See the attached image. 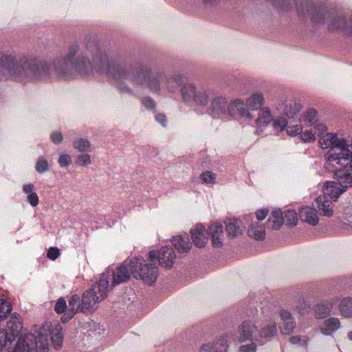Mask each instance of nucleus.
I'll return each instance as SVG.
<instances>
[{
    "label": "nucleus",
    "instance_id": "7ed1b4c3",
    "mask_svg": "<svg viewBox=\"0 0 352 352\" xmlns=\"http://www.w3.org/2000/svg\"><path fill=\"white\" fill-rule=\"evenodd\" d=\"M298 14L302 17L311 18L316 25L327 24L329 30L344 28L346 19L345 16L333 8H329L319 1L305 0L296 4Z\"/></svg>",
    "mask_w": 352,
    "mask_h": 352
},
{
    "label": "nucleus",
    "instance_id": "4d7b16f0",
    "mask_svg": "<svg viewBox=\"0 0 352 352\" xmlns=\"http://www.w3.org/2000/svg\"><path fill=\"white\" fill-rule=\"evenodd\" d=\"M315 133L311 131H305L301 135V138L304 142L314 141L316 140Z\"/></svg>",
    "mask_w": 352,
    "mask_h": 352
},
{
    "label": "nucleus",
    "instance_id": "20e7f679",
    "mask_svg": "<svg viewBox=\"0 0 352 352\" xmlns=\"http://www.w3.org/2000/svg\"><path fill=\"white\" fill-rule=\"evenodd\" d=\"M49 327L47 323L43 325L37 336L32 333L21 336L14 348L8 349V352H49V336L47 333Z\"/></svg>",
    "mask_w": 352,
    "mask_h": 352
},
{
    "label": "nucleus",
    "instance_id": "13d9d810",
    "mask_svg": "<svg viewBox=\"0 0 352 352\" xmlns=\"http://www.w3.org/2000/svg\"><path fill=\"white\" fill-rule=\"evenodd\" d=\"M296 308L300 314H305L309 311V306L304 300H299L298 305H296Z\"/></svg>",
    "mask_w": 352,
    "mask_h": 352
},
{
    "label": "nucleus",
    "instance_id": "e433bc0d",
    "mask_svg": "<svg viewBox=\"0 0 352 352\" xmlns=\"http://www.w3.org/2000/svg\"><path fill=\"white\" fill-rule=\"evenodd\" d=\"M317 112L314 109H309L305 114L301 116L299 119L300 122L304 123L306 126H311L316 122Z\"/></svg>",
    "mask_w": 352,
    "mask_h": 352
},
{
    "label": "nucleus",
    "instance_id": "f8f14e48",
    "mask_svg": "<svg viewBox=\"0 0 352 352\" xmlns=\"http://www.w3.org/2000/svg\"><path fill=\"white\" fill-rule=\"evenodd\" d=\"M129 264V263L124 261L115 270H108L103 273L109 276L112 287L127 282L130 279L131 272Z\"/></svg>",
    "mask_w": 352,
    "mask_h": 352
},
{
    "label": "nucleus",
    "instance_id": "4c0bfd02",
    "mask_svg": "<svg viewBox=\"0 0 352 352\" xmlns=\"http://www.w3.org/2000/svg\"><path fill=\"white\" fill-rule=\"evenodd\" d=\"M248 234L256 240H263L265 236V228L261 226H251L248 230Z\"/></svg>",
    "mask_w": 352,
    "mask_h": 352
},
{
    "label": "nucleus",
    "instance_id": "58836bf2",
    "mask_svg": "<svg viewBox=\"0 0 352 352\" xmlns=\"http://www.w3.org/2000/svg\"><path fill=\"white\" fill-rule=\"evenodd\" d=\"M284 223L289 226H296L298 223L297 213L294 210H288L283 216Z\"/></svg>",
    "mask_w": 352,
    "mask_h": 352
},
{
    "label": "nucleus",
    "instance_id": "c756f323",
    "mask_svg": "<svg viewBox=\"0 0 352 352\" xmlns=\"http://www.w3.org/2000/svg\"><path fill=\"white\" fill-rule=\"evenodd\" d=\"M315 206L322 211L324 216L331 217L333 214L332 210V201L326 196L320 195L315 200Z\"/></svg>",
    "mask_w": 352,
    "mask_h": 352
},
{
    "label": "nucleus",
    "instance_id": "412c9836",
    "mask_svg": "<svg viewBox=\"0 0 352 352\" xmlns=\"http://www.w3.org/2000/svg\"><path fill=\"white\" fill-rule=\"evenodd\" d=\"M281 318L280 332L283 334H290L295 329L296 324L294 318L291 313L287 310L282 309L279 313Z\"/></svg>",
    "mask_w": 352,
    "mask_h": 352
},
{
    "label": "nucleus",
    "instance_id": "338daca9",
    "mask_svg": "<svg viewBox=\"0 0 352 352\" xmlns=\"http://www.w3.org/2000/svg\"><path fill=\"white\" fill-rule=\"evenodd\" d=\"M268 214V210L265 209L258 210L256 212V217L258 221H263Z\"/></svg>",
    "mask_w": 352,
    "mask_h": 352
},
{
    "label": "nucleus",
    "instance_id": "c85d7f7f",
    "mask_svg": "<svg viewBox=\"0 0 352 352\" xmlns=\"http://www.w3.org/2000/svg\"><path fill=\"white\" fill-rule=\"evenodd\" d=\"M340 327V322L338 318L330 317L325 320L320 327V330L323 335H332Z\"/></svg>",
    "mask_w": 352,
    "mask_h": 352
},
{
    "label": "nucleus",
    "instance_id": "79ce46f5",
    "mask_svg": "<svg viewBox=\"0 0 352 352\" xmlns=\"http://www.w3.org/2000/svg\"><path fill=\"white\" fill-rule=\"evenodd\" d=\"M35 168L40 174L47 172L49 170V164L47 161L45 160L43 157H39L36 163Z\"/></svg>",
    "mask_w": 352,
    "mask_h": 352
},
{
    "label": "nucleus",
    "instance_id": "72a5a7b5",
    "mask_svg": "<svg viewBox=\"0 0 352 352\" xmlns=\"http://www.w3.org/2000/svg\"><path fill=\"white\" fill-rule=\"evenodd\" d=\"M263 103L264 98L261 93H256L252 95L247 100V106L252 111H256L262 109Z\"/></svg>",
    "mask_w": 352,
    "mask_h": 352
},
{
    "label": "nucleus",
    "instance_id": "c9c22d12",
    "mask_svg": "<svg viewBox=\"0 0 352 352\" xmlns=\"http://www.w3.org/2000/svg\"><path fill=\"white\" fill-rule=\"evenodd\" d=\"M277 333V327L275 323L267 324L265 327L258 329V341L262 338H269L276 335Z\"/></svg>",
    "mask_w": 352,
    "mask_h": 352
},
{
    "label": "nucleus",
    "instance_id": "cd10ccee",
    "mask_svg": "<svg viewBox=\"0 0 352 352\" xmlns=\"http://www.w3.org/2000/svg\"><path fill=\"white\" fill-rule=\"evenodd\" d=\"M300 219L309 225L316 226L318 223V218L316 210L311 207H303L299 210Z\"/></svg>",
    "mask_w": 352,
    "mask_h": 352
},
{
    "label": "nucleus",
    "instance_id": "2f4dec72",
    "mask_svg": "<svg viewBox=\"0 0 352 352\" xmlns=\"http://www.w3.org/2000/svg\"><path fill=\"white\" fill-rule=\"evenodd\" d=\"M51 340L55 349H58L62 346L63 334L62 332V326L56 323L54 327L50 330Z\"/></svg>",
    "mask_w": 352,
    "mask_h": 352
},
{
    "label": "nucleus",
    "instance_id": "8fccbe9b",
    "mask_svg": "<svg viewBox=\"0 0 352 352\" xmlns=\"http://www.w3.org/2000/svg\"><path fill=\"white\" fill-rule=\"evenodd\" d=\"M250 343L248 344H243L240 346L239 351L241 352H256V341H250Z\"/></svg>",
    "mask_w": 352,
    "mask_h": 352
},
{
    "label": "nucleus",
    "instance_id": "69168bd1",
    "mask_svg": "<svg viewBox=\"0 0 352 352\" xmlns=\"http://www.w3.org/2000/svg\"><path fill=\"white\" fill-rule=\"evenodd\" d=\"M52 141L55 144H60L63 139V135L59 132H54L51 135Z\"/></svg>",
    "mask_w": 352,
    "mask_h": 352
},
{
    "label": "nucleus",
    "instance_id": "bf43d9fd",
    "mask_svg": "<svg viewBox=\"0 0 352 352\" xmlns=\"http://www.w3.org/2000/svg\"><path fill=\"white\" fill-rule=\"evenodd\" d=\"M27 198L28 202L32 206H36L38 204V197L35 192L29 194Z\"/></svg>",
    "mask_w": 352,
    "mask_h": 352
},
{
    "label": "nucleus",
    "instance_id": "ddd939ff",
    "mask_svg": "<svg viewBox=\"0 0 352 352\" xmlns=\"http://www.w3.org/2000/svg\"><path fill=\"white\" fill-rule=\"evenodd\" d=\"M318 142L322 149L331 148L329 153L337 151L339 148L352 146V144H349L346 140L339 139L337 135L333 133H327L319 140Z\"/></svg>",
    "mask_w": 352,
    "mask_h": 352
},
{
    "label": "nucleus",
    "instance_id": "6e6552de",
    "mask_svg": "<svg viewBox=\"0 0 352 352\" xmlns=\"http://www.w3.org/2000/svg\"><path fill=\"white\" fill-rule=\"evenodd\" d=\"M22 329L20 316L14 314L7 322L5 331H0V351L8 344H11L18 336Z\"/></svg>",
    "mask_w": 352,
    "mask_h": 352
},
{
    "label": "nucleus",
    "instance_id": "bb28decb",
    "mask_svg": "<svg viewBox=\"0 0 352 352\" xmlns=\"http://www.w3.org/2000/svg\"><path fill=\"white\" fill-rule=\"evenodd\" d=\"M226 231L228 236L234 238L242 234L244 228L242 222L238 219H228L225 221Z\"/></svg>",
    "mask_w": 352,
    "mask_h": 352
},
{
    "label": "nucleus",
    "instance_id": "aec40b11",
    "mask_svg": "<svg viewBox=\"0 0 352 352\" xmlns=\"http://www.w3.org/2000/svg\"><path fill=\"white\" fill-rule=\"evenodd\" d=\"M191 239L194 245L201 248L208 243V238L206 236V230L203 225L197 224L195 228L190 230Z\"/></svg>",
    "mask_w": 352,
    "mask_h": 352
},
{
    "label": "nucleus",
    "instance_id": "5701e85b",
    "mask_svg": "<svg viewBox=\"0 0 352 352\" xmlns=\"http://www.w3.org/2000/svg\"><path fill=\"white\" fill-rule=\"evenodd\" d=\"M171 242L179 253H187L192 248V243L186 233L173 236Z\"/></svg>",
    "mask_w": 352,
    "mask_h": 352
},
{
    "label": "nucleus",
    "instance_id": "603ef678",
    "mask_svg": "<svg viewBox=\"0 0 352 352\" xmlns=\"http://www.w3.org/2000/svg\"><path fill=\"white\" fill-rule=\"evenodd\" d=\"M67 308L66 301L64 298H60L58 300L55 305V311L58 314H62Z\"/></svg>",
    "mask_w": 352,
    "mask_h": 352
},
{
    "label": "nucleus",
    "instance_id": "5fc2aeb1",
    "mask_svg": "<svg viewBox=\"0 0 352 352\" xmlns=\"http://www.w3.org/2000/svg\"><path fill=\"white\" fill-rule=\"evenodd\" d=\"M58 163L60 167H67L72 163L71 157L69 155L62 154L58 159Z\"/></svg>",
    "mask_w": 352,
    "mask_h": 352
},
{
    "label": "nucleus",
    "instance_id": "ea45409f",
    "mask_svg": "<svg viewBox=\"0 0 352 352\" xmlns=\"http://www.w3.org/2000/svg\"><path fill=\"white\" fill-rule=\"evenodd\" d=\"M11 310V304L4 299H0V320L5 319L6 315L10 314Z\"/></svg>",
    "mask_w": 352,
    "mask_h": 352
},
{
    "label": "nucleus",
    "instance_id": "864d4df0",
    "mask_svg": "<svg viewBox=\"0 0 352 352\" xmlns=\"http://www.w3.org/2000/svg\"><path fill=\"white\" fill-rule=\"evenodd\" d=\"M215 177V175L210 171L204 172L201 175V179L207 184L212 183Z\"/></svg>",
    "mask_w": 352,
    "mask_h": 352
},
{
    "label": "nucleus",
    "instance_id": "09e8293b",
    "mask_svg": "<svg viewBox=\"0 0 352 352\" xmlns=\"http://www.w3.org/2000/svg\"><path fill=\"white\" fill-rule=\"evenodd\" d=\"M91 163L90 155L89 154H82L77 157L76 164L83 166Z\"/></svg>",
    "mask_w": 352,
    "mask_h": 352
},
{
    "label": "nucleus",
    "instance_id": "774afa93",
    "mask_svg": "<svg viewBox=\"0 0 352 352\" xmlns=\"http://www.w3.org/2000/svg\"><path fill=\"white\" fill-rule=\"evenodd\" d=\"M345 33L352 34V16L349 19V21H346Z\"/></svg>",
    "mask_w": 352,
    "mask_h": 352
},
{
    "label": "nucleus",
    "instance_id": "f03ea898",
    "mask_svg": "<svg viewBox=\"0 0 352 352\" xmlns=\"http://www.w3.org/2000/svg\"><path fill=\"white\" fill-rule=\"evenodd\" d=\"M0 79H12L22 83L47 79L51 74L48 63L36 58L9 54H0Z\"/></svg>",
    "mask_w": 352,
    "mask_h": 352
},
{
    "label": "nucleus",
    "instance_id": "423d86ee",
    "mask_svg": "<svg viewBox=\"0 0 352 352\" xmlns=\"http://www.w3.org/2000/svg\"><path fill=\"white\" fill-rule=\"evenodd\" d=\"M129 265L133 276L135 278H140L148 285L154 284L159 276L156 263L153 262L146 263L142 256L131 258Z\"/></svg>",
    "mask_w": 352,
    "mask_h": 352
},
{
    "label": "nucleus",
    "instance_id": "4be33fe9",
    "mask_svg": "<svg viewBox=\"0 0 352 352\" xmlns=\"http://www.w3.org/2000/svg\"><path fill=\"white\" fill-rule=\"evenodd\" d=\"M333 177L338 182L339 186L345 190L352 187V168L340 169L336 171Z\"/></svg>",
    "mask_w": 352,
    "mask_h": 352
},
{
    "label": "nucleus",
    "instance_id": "a18cd8bd",
    "mask_svg": "<svg viewBox=\"0 0 352 352\" xmlns=\"http://www.w3.org/2000/svg\"><path fill=\"white\" fill-rule=\"evenodd\" d=\"M284 223L283 218H276L269 217L267 225L269 228L272 230H278L281 226Z\"/></svg>",
    "mask_w": 352,
    "mask_h": 352
},
{
    "label": "nucleus",
    "instance_id": "2eb2a0df",
    "mask_svg": "<svg viewBox=\"0 0 352 352\" xmlns=\"http://www.w3.org/2000/svg\"><path fill=\"white\" fill-rule=\"evenodd\" d=\"M228 115L234 118L247 117L250 120L255 117L247 109L246 105L241 99H236L229 104Z\"/></svg>",
    "mask_w": 352,
    "mask_h": 352
},
{
    "label": "nucleus",
    "instance_id": "1a4fd4ad",
    "mask_svg": "<svg viewBox=\"0 0 352 352\" xmlns=\"http://www.w3.org/2000/svg\"><path fill=\"white\" fill-rule=\"evenodd\" d=\"M182 100L186 102H195L197 104L205 106L208 102V96L205 90H197L190 83L184 85L181 88Z\"/></svg>",
    "mask_w": 352,
    "mask_h": 352
},
{
    "label": "nucleus",
    "instance_id": "9d476101",
    "mask_svg": "<svg viewBox=\"0 0 352 352\" xmlns=\"http://www.w3.org/2000/svg\"><path fill=\"white\" fill-rule=\"evenodd\" d=\"M176 255L171 247H163L157 252L154 250L148 252V261L153 262L157 260L158 264L164 268H170L173 266Z\"/></svg>",
    "mask_w": 352,
    "mask_h": 352
},
{
    "label": "nucleus",
    "instance_id": "dca6fc26",
    "mask_svg": "<svg viewBox=\"0 0 352 352\" xmlns=\"http://www.w3.org/2000/svg\"><path fill=\"white\" fill-rule=\"evenodd\" d=\"M162 76L160 78L165 79V86L170 93L177 92L178 87H181L185 80V76L179 74H168L161 70Z\"/></svg>",
    "mask_w": 352,
    "mask_h": 352
},
{
    "label": "nucleus",
    "instance_id": "a19ab883",
    "mask_svg": "<svg viewBox=\"0 0 352 352\" xmlns=\"http://www.w3.org/2000/svg\"><path fill=\"white\" fill-rule=\"evenodd\" d=\"M73 146L74 148L80 152H85L91 146L89 140L83 138L78 139L74 142Z\"/></svg>",
    "mask_w": 352,
    "mask_h": 352
},
{
    "label": "nucleus",
    "instance_id": "c03bdc74",
    "mask_svg": "<svg viewBox=\"0 0 352 352\" xmlns=\"http://www.w3.org/2000/svg\"><path fill=\"white\" fill-rule=\"evenodd\" d=\"M294 0H272V4L284 10H288L292 7Z\"/></svg>",
    "mask_w": 352,
    "mask_h": 352
},
{
    "label": "nucleus",
    "instance_id": "0e129e2a",
    "mask_svg": "<svg viewBox=\"0 0 352 352\" xmlns=\"http://www.w3.org/2000/svg\"><path fill=\"white\" fill-rule=\"evenodd\" d=\"M155 120L161 124L164 127H166L167 125L166 116L164 113H157L155 116Z\"/></svg>",
    "mask_w": 352,
    "mask_h": 352
},
{
    "label": "nucleus",
    "instance_id": "6e6d98bb",
    "mask_svg": "<svg viewBox=\"0 0 352 352\" xmlns=\"http://www.w3.org/2000/svg\"><path fill=\"white\" fill-rule=\"evenodd\" d=\"M47 256L50 259L55 260L60 256V250L58 248L51 247L47 251Z\"/></svg>",
    "mask_w": 352,
    "mask_h": 352
},
{
    "label": "nucleus",
    "instance_id": "473e14b6",
    "mask_svg": "<svg viewBox=\"0 0 352 352\" xmlns=\"http://www.w3.org/2000/svg\"><path fill=\"white\" fill-rule=\"evenodd\" d=\"M258 111V117L256 118L255 122L256 124L259 126H265L272 121V114L270 110L267 108H262Z\"/></svg>",
    "mask_w": 352,
    "mask_h": 352
},
{
    "label": "nucleus",
    "instance_id": "b1692460",
    "mask_svg": "<svg viewBox=\"0 0 352 352\" xmlns=\"http://www.w3.org/2000/svg\"><path fill=\"white\" fill-rule=\"evenodd\" d=\"M344 191L342 190V188L339 186L338 182H327L322 187V196H326L330 200L333 199L336 200Z\"/></svg>",
    "mask_w": 352,
    "mask_h": 352
},
{
    "label": "nucleus",
    "instance_id": "37998d69",
    "mask_svg": "<svg viewBox=\"0 0 352 352\" xmlns=\"http://www.w3.org/2000/svg\"><path fill=\"white\" fill-rule=\"evenodd\" d=\"M81 303L80 302V298L78 295H73L69 300V309L74 311L76 313L78 311H80Z\"/></svg>",
    "mask_w": 352,
    "mask_h": 352
},
{
    "label": "nucleus",
    "instance_id": "f704fd0d",
    "mask_svg": "<svg viewBox=\"0 0 352 352\" xmlns=\"http://www.w3.org/2000/svg\"><path fill=\"white\" fill-rule=\"evenodd\" d=\"M339 309L344 317H352V298L346 297L343 298L340 302Z\"/></svg>",
    "mask_w": 352,
    "mask_h": 352
},
{
    "label": "nucleus",
    "instance_id": "4468645a",
    "mask_svg": "<svg viewBox=\"0 0 352 352\" xmlns=\"http://www.w3.org/2000/svg\"><path fill=\"white\" fill-rule=\"evenodd\" d=\"M349 146H344L338 148L337 151H333L327 155V160L329 162H336L337 164L346 167L352 164L351 157V151L348 148Z\"/></svg>",
    "mask_w": 352,
    "mask_h": 352
},
{
    "label": "nucleus",
    "instance_id": "0eeeda50",
    "mask_svg": "<svg viewBox=\"0 0 352 352\" xmlns=\"http://www.w3.org/2000/svg\"><path fill=\"white\" fill-rule=\"evenodd\" d=\"M258 328L251 320H245L238 326L235 333L229 332L228 336L230 337L234 343H241L249 341H258Z\"/></svg>",
    "mask_w": 352,
    "mask_h": 352
},
{
    "label": "nucleus",
    "instance_id": "7c9ffc66",
    "mask_svg": "<svg viewBox=\"0 0 352 352\" xmlns=\"http://www.w3.org/2000/svg\"><path fill=\"white\" fill-rule=\"evenodd\" d=\"M333 305L328 301H323L314 306L313 312L316 318L323 319L330 315Z\"/></svg>",
    "mask_w": 352,
    "mask_h": 352
},
{
    "label": "nucleus",
    "instance_id": "49530a36",
    "mask_svg": "<svg viewBox=\"0 0 352 352\" xmlns=\"http://www.w3.org/2000/svg\"><path fill=\"white\" fill-rule=\"evenodd\" d=\"M142 104L148 110L155 111V102L154 100L149 96L142 97L141 98Z\"/></svg>",
    "mask_w": 352,
    "mask_h": 352
},
{
    "label": "nucleus",
    "instance_id": "39448f33",
    "mask_svg": "<svg viewBox=\"0 0 352 352\" xmlns=\"http://www.w3.org/2000/svg\"><path fill=\"white\" fill-rule=\"evenodd\" d=\"M161 70L153 72L150 65L139 63L132 67L131 78L133 83L138 85H146L153 91L161 89L160 76Z\"/></svg>",
    "mask_w": 352,
    "mask_h": 352
},
{
    "label": "nucleus",
    "instance_id": "052dcab7",
    "mask_svg": "<svg viewBox=\"0 0 352 352\" xmlns=\"http://www.w3.org/2000/svg\"><path fill=\"white\" fill-rule=\"evenodd\" d=\"M117 89L121 92L127 93V94L133 95V92L132 89H131V87L125 83H122V82L119 83L117 85Z\"/></svg>",
    "mask_w": 352,
    "mask_h": 352
},
{
    "label": "nucleus",
    "instance_id": "680f3d73",
    "mask_svg": "<svg viewBox=\"0 0 352 352\" xmlns=\"http://www.w3.org/2000/svg\"><path fill=\"white\" fill-rule=\"evenodd\" d=\"M327 129L324 124H319L314 128V133L317 135H320L327 131Z\"/></svg>",
    "mask_w": 352,
    "mask_h": 352
},
{
    "label": "nucleus",
    "instance_id": "de8ad7c7",
    "mask_svg": "<svg viewBox=\"0 0 352 352\" xmlns=\"http://www.w3.org/2000/svg\"><path fill=\"white\" fill-rule=\"evenodd\" d=\"M287 125V121L285 118H280L274 121V127L276 130L282 131Z\"/></svg>",
    "mask_w": 352,
    "mask_h": 352
},
{
    "label": "nucleus",
    "instance_id": "6ab92c4d",
    "mask_svg": "<svg viewBox=\"0 0 352 352\" xmlns=\"http://www.w3.org/2000/svg\"><path fill=\"white\" fill-rule=\"evenodd\" d=\"M99 302L98 296L93 294L89 289L85 291L82 296L80 311L82 313L94 311L97 309V304Z\"/></svg>",
    "mask_w": 352,
    "mask_h": 352
},
{
    "label": "nucleus",
    "instance_id": "a211bd4d",
    "mask_svg": "<svg viewBox=\"0 0 352 352\" xmlns=\"http://www.w3.org/2000/svg\"><path fill=\"white\" fill-rule=\"evenodd\" d=\"M230 341H232V339L226 333L213 344H204L200 349V352H227L228 342Z\"/></svg>",
    "mask_w": 352,
    "mask_h": 352
},
{
    "label": "nucleus",
    "instance_id": "f257e3e1",
    "mask_svg": "<svg viewBox=\"0 0 352 352\" xmlns=\"http://www.w3.org/2000/svg\"><path fill=\"white\" fill-rule=\"evenodd\" d=\"M55 75L62 80H69L80 76L89 75L94 69L114 79L131 77L133 65L127 64L125 59H112L109 61L107 52L94 36H86L82 46L77 43L69 45L65 56L56 58L53 61Z\"/></svg>",
    "mask_w": 352,
    "mask_h": 352
},
{
    "label": "nucleus",
    "instance_id": "e2e57ef3",
    "mask_svg": "<svg viewBox=\"0 0 352 352\" xmlns=\"http://www.w3.org/2000/svg\"><path fill=\"white\" fill-rule=\"evenodd\" d=\"M75 314H76V313L74 312V311L67 310L63 314V316L61 317V321L63 323H66V322H69L74 317V316Z\"/></svg>",
    "mask_w": 352,
    "mask_h": 352
},
{
    "label": "nucleus",
    "instance_id": "393cba45",
    "mask_svg": "<svg viewBox=\"0 0 352 352\" xmlns=\"http://www.w3.org/2000/svg\"><path fill=\"white\" fill-rule=\"evenodd\" d=\"M207 233L211 236L213 246L220 247L222 245L223 232L221 225L217 223L211 224L208 228Z\"/></svg>",
    "mask_w": 352,
    "mask_h": 352
},
{
    "label": "nucleus",
    "instance_id": "f3484780",
    "mask_svg": "<svg viewBox=\"0 0 352 352\" xmlns=\"http://www.w3.org/2000/svg\"><path fill=\"white\" fill-rule=\"evenodd\" d=\"M109 286V276L102 274L100 280L92 286L89 290L95 296H98L100 302L104 300L108 295Z\"/></svg>",
    "mask_w": 352,
    "mask_h": 352
},
{
    "label": "nucleus",
    "instance_id": "a878e982",
    "mask_svg": "<svg viewBox=\"0 0 352 352\" xmlns=\"http://www.w3.org/2000/svg\"><path fill=\"white\" fill-rule=\"evenodd\" d=\"M228 106L224 97L218 96L212 100L210 110L214 115L228 114Z\"/></svg>",
    "mask_w": 352,
    "mask_h": 352
},
{
    "label": "nucleus",
    "instance_id": "9b49d317",
    "mask_svg": "<svg viewBox=\"0 0 352 352\" xmlns=\"http://www.w3.org/2000/svg\"><path fill=\"white\" fill-rule=\"evenodd\" d=\"M276 109L287 118H294L302 109V105L294 98H280L276 102Z\"/></svg>",
    "mask_w": 352,
    "mask_h": 352
},
{
    "label": "nucleus",
    "instance_id": "3c124183",
    "mask_svg": "<svg viewBox=\"0 0 352 352\" xmlns=\"http://www.w3.org/2000/svg\"><path fill=\"white\" fill-rule=\"evenodd\" d=\"M287 133L289 135H296L302 133V127L300 124L293 125V126H289L286 128Z\"/></svg>",
    "mask_w": 352,
    "mask_h": 352
}]
</instances>
